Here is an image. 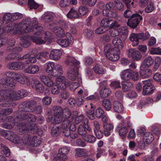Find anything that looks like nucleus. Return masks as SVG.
I'll return each mask as SVG.
<instances>
[{
	"instance_id": "obj_5",
	"label": "nucleus",
	"mask_w": 161,
	"mask_h": 161,
	"mask_svg": "<svg viewBox=\"0 0 161 161\" xmlns=\"http://www.w3.org/2000/svg\"><path fill=\"white\" fill-rule=\"evenodd\" d=\"M22 141L23 144L27 146H37L41 143L40 138H37L36 136H31L28 134L23 136Z\"/></svg>"
},
{
	"instance_id": "obj_13",
	"label": "nucleus",
	"mask_w": 161,
	"mask_h": 161,
	"mask_svg": "<svg viewBox=\"0 0 161 161\" xmlns=\"http://www.w3.org/2000/svg\"><path fill=\"white\" fill-rule=\"evenodd\" d=\"M154 139L153 136L151 132H146L143 136V142L142 143V148H144L146 144L150 143Z\"/></svg>"
},
{
	"instance_id": "obj_18",
	"label": "nucleus",
	"mask_w": 161,
	"mask_h": 161,
	"mask_svg": "<svg viewBox=\"0 0 161 161\" xmlns=\"http://www.w3.org/2000/svg\"><path fill=\"white\" fill-rule=\"evenodd\" d=\"M65 63L66 64L71 66V67H78L80 63L79 61H77L74 57L68 56L65 61Z\"/></svg>"
},
{
	"instance_id": "obj_6",
	"label": "nucleus",
	"mask_w": 161,
	"mask_h": 161,
	"mask_svg": "<svg viewBox=\"0 0 161 161\" xmlns=\"http://www.w3.org/2000/svg\"><path fill=\"white\" fill-rule=\"evenodd\" d=\"M58 23L62 28L58 26L55 27L54 28V32L58 37H62L65 35L64 30L63 28H64L65 30H67L68 29V25L63 20H60Z\"/></svg>"
},
{
	"instance_id": "obj_63",
	"label": "nucleus",
	"mask_w": 161,
	"mask_h": 161,
	"mask_svg": "<svg viewBox=\"0 0 161 161\" xmlns=\"http://www.w3.org/2000/svg\"><path fill=\"white\" fill-rule=\"evenodd\" d=\"M53 110L55 112L54 114H62L63 111V109L61 107L58 106H54L53 107Z\"/></svg>"
},
{
	"instance_id": "obj_50",
	"label": "nucleus",
	"mask_w": 161,
	"mask_h": 161,
	"mask_svg": "<svg viewBox=\"0 0 161 161\" xmlns=\"http://www.w3.org/2000/svg\"><path fill=\"white\" fill-rule=\"evenodd\" d=\"M11 132H13L11 131H7L2 129H0V135L3 136L6 139L9 140V137L11 136L10 134Z\"/></svg>"
},
{
	"instance_id": "obj_64",
	"label": "nucleus",
	"mask_w": 161,
	"mask_h": 161,
	"mask_svg": "<svg viewBox=\"0 0 161 161\" xmlns=\"http://www.w3.org/2000/svg\"><path fill=\"white\" fill-rule=\"evenodd\" d=\"M59 91V88L57 85L54 86L51 89V92L53 95H57Z\"/></svg>"
},
{
	"instance_id": "obj_52",
	"label": "nucleus",
	"mask_w": 161,
	"mask_h": 161,
	"mask_svg": "<svg viewBox=\"0 0 161 161\" xmlns=\"http://www.w3.org/2000/svg\"><path fill=\"white\" fill-rule=\"evenodd\" d=\"M155 9L153 3L150 2L149 5L145 8V10L146 13H149L153 11Z\"/></svg>"
},
{
	"instance_id": "obj_37",
	"label": "nucleus",
	"mask_w": 161,
	"mask_h": 161,
	"mask_svg": "<svg viewBox=\"0 0 161 161\" xmlns=\"http://www.w3.org/2000/svg\"><path fill=\"white\" fill-rule=\"evenodd\" d=\"M58 43L63 47L68 46L71 42L68 39H60L57 41Z\"/></svg>"
},
{
	"instance_id": "obj_8",
	"label": "nucleus",
	"mask_w": 161,
	"mask_h": 161,
	"mask_svg": "<svg viewBox=\"0 0 161 161\" xmlns=\"http://www.w3.org/2000/svg\"><path fill=\"white\" fill-rule=\"evenodd\" d=\"M142 19V17L141 15L137 13L134 14L128 19L127 24L130 27L135 28Z\"/></svg>"
},
{
	"instance_id": "obj_40",
	"label": "nucleus",
	"mask_w": 161,
	"mask_h": 161,
	"mask_svg": "<svg viewBox=\"0 0 161 161\" xmlns=\"http://www.w3.org/2000/svg\"><path fill=\"white\" fill-rule=\"evenodd\" d=\"M46 66L45 70L48 73H52L55 64L53 62H50L46 63L45 64Z\"/></svg>"
},
{
	"instance_id": "obj_3",
	"label": "nucleus",
	"mask_w": 161,
	"mask_h": 161,
	"mask_svg": "<svg viewBox=\"0 0 161 161\" xmlns=\"http://www.w3.org/2000/svg\"><path fill=\"white\" fill-rule=\"evenodd\" d=\"M6 82L5 80L0 81V96L2 100L6 101H16L27 95V92L25 90H21L17 91L9 90V89L11 87L3 85V83H5Z\"/></svg>"
},
{
	"instance_id": "obj_17",
	"label": "nucleus",
	"mask_w": 161,
	"mask_h": 161,
	"mask_svg": "<svg viewBox=\"0 0 161 161\" xmlns=\"http://www.w3.org/2000/svg\"><path fill=\"white\" fill-rule=\"evenodd\" d=\"M56 82L62 90H64L67 87V82L68 81H66L65 78L64 76H59L56 78Z\"/></svg>"
},
{
	"instance_id": "obj_27",
	"label": "nucleus",
	"mask_w": 161,
	"mask_h": 161,
	"mask_svg": "<svg viewBox=\"0 0 161 161\" xmlns=\"http://www.w3.org/2000/svg\"><path fill=\"white\" fill-rule=\"evenodd\" d=\"M112 42L113 44L115 47L114 48L117 49V50H119V51L123 47V43L121 40L118 37L114 38Z\"/></svg>"
},
{
	"instance_id": "obj_14",
	"label": "nucleus",
	"mask_w": 161,
	"mask_h": 161,
	"mask_svg": "<svg viewBox=\"0 0 161 161\" xmlns=\"http://www.w3.org/2000/svg\"><path fill=\"white\" fill-rule=\"evenodd\" d=\"M142 34L139 33H131L129 37V39L133 43V46H135L138 45L139 40L141 39Z\"/></svg>"
},
{
	"instance_id": "obj_56",
	"label": "nucleus",
	"mask_w": 161,
	"mask_h": 161,
	"mask_svg": "<svg viewBox=\"0 0 161 161\" xmlns=\"http://www.w3.org/2000/svg\"><path fill=\"white\" fill-rule=\"evenodd\" d=\"M110 86L113 89L121 87L120 83L119 81L114 80L112 81L110 84Z\"/></svg>"
},
{
	"instance_id": "obj_9",
	"label": "nucleus",
	"mask_w": 161,
	"mask_h": 161,
	"mask_svg": "<svg viewBox=\"0 0 161 161\" xmlns=\"http://www.w3.org/2000/svg\"><path fill=\"white\" fill-rule=\"evenodd\" d=\"M82 122L83 125L81 124L78 126L77 129V132L79 134L83 136L87 133L86 129L87 131H90L91 130V128L89 125L88 119H85L83 120Z\"/></svg>"
},
{
	"instance_id": "obj_54",
	"label": "nucleus",
	"mask_w": 161,
	"mask_h": 161,
	"mask_svg": "<svg viewBox=\"0 0 161 161\" xmlns=\"http://www.w3.org/2000/svg\"><path fill=\"white\" fill-rule=\"evenodd\" d=\"M128 132V128L125 126L119 130V133L120 136L124 137L126 136Z\"/></svg>"
},
{
	"instance_id": "obj_15",
	"label": "nucleus",
	"mask_w": 161,
	"mask_h": 161,
	"mask_svg": "<svg viewBox=\"0 0 161 161\" xmlns=\"http://www.w3.org/2000/svg\"><path fill=\"white\" fill-rule=\"evenodd\" d=\"M14 79H16L18 82L21 84H24L25 83V79L26 80V83L28 85H30V82L28 78L23 74H20L16 73L15 74Z\"/></svg>"
},
{
	"instance_id": "obj_53",
	"label": "nucleus",
	"mask_w": 161,
	"mask_h": 161,
	"mask_svg": "<svg viewBox=\"0 0 161 161\" xmlns=\"http://www.w3.org/2000/svg\"><path fill=\"white\" fill-rule=\"evenodd\" d=\"M149 52L152 54L161 55V48L159 47L157 48L153 47L151 49Z\"/></svg>"
},
{
	"instance_id": "obj_23",
	"label": "nucleus",
	"mask_w": 161,
	"mask_h": 161,
	"mask_svg": "<svg viewBox=\"0 0 161 161\" xmlns=\"http://www.w3.org/2000/svg\"><path fill=\"white\" fill-rule=\"evenodd\" d=\"M39 70V67L36 65H33L28 66L24 70L25 73L30 74H35L37 73Z\"/></svg>"
},
{
	"instance_id": "obj_62",
	"label": "nucleus",
	"mask_w": 161,
	"mask_h": 161,
	"mask_svg": "<svg viewBox=\"0 0 161 161\" xmlns=\"http://www.w3.org/2000/svg\"><path fill=\"white\" fill-rule=\"evenodd\" d=\"M146 132L145 128L142 127H140L138 128L137 131V135L140 136L144 135Z\"/></svg>"
},
{
	"instance_id": "obj_51",
	"label": "nucleus",
	"mask_w": 161,
	"mask_h": 161,
	"mask_svg": "<svg viewBox=\"0 0 161 161\" xmlns=\"http://www.w3.org/2000/svg\"><path fill=\"white\" fill-rule=\"evenodd\" d=\"M31 40L32 41L37 44H42L45 43V41L42 40L39 37L33 36L31 37Z\"/></svg>"
},
{
	"instance_id": "obj_1",
	"label": "nucleus",
	"mask_w": 161,
	"mask_h": 161,
	"mask_svg": "<svg viewBox=\"0 0 161 161\" xmlns=\"http://www.w3.org/2000/svg\"><path fill=\"white\" fill-rule=\"evenodd\" d=\"M37 104L35 101L28 102V107L24 110H19L17 116L18 120L19 121L18 128L21 134L31 132L33 133H37L39 129L35 124H31L30 122H35L36 120L35 116L27 111L33 112L36 109Z\"/></svg>"
},
{
	"instance_id": "obj_46",
	"label": "nucleus",
	"mask_w": 161,
	"mask_h": 161,
	"mask_svg": "<svg viewBox=\"0 0 161 161\" xmlns=\"http://www.w3.org/2000/svg\"><path fill=\"white\" fill-rule=\"evenodd\" d=\"M91 108L92 109L89 110L86 112L87 116L89 119L91 120H93L95 118L94 114V108L92 105V103H91Z\"/></svg>"
},
{
	"instance_id": "obj_28",
	"label": "nucleus",
	"mask_w": 161,
	"mask_h": 161,
	"mask_svg": "<svg viewBox=\"0 0 161 161\" xmlns=\"http://www.w3.org/2000/svg\"><path fill=\"white\" fill-rule=\"evenodd\" d=\"M154 59L150 56L146 58L142 63V66L143 67L148 68L153 64Z\"/></svg>"
},
{
	"instance_id": "obj_59",
	"label": "nucleus",
	"mask_w": 161,
	"mask_h": 161,
	"mask_svg": "<svg viewBox=\"0 0 161 161\" xmlns=\"http://www.w3.org/2000/svg\"><path fill=\"white\" fill-rule=\"evenodd\" d=\"M62 114L63 116L64 115L65 118L66 119L69 118L71 114L70 110L68 108H65L63 109Z\"/></svg>"
},
{
	"instance_id": "obj_12",
	"label": "nucleus",
	"mask_w": 161,
	"mask_h": 161,
	"mask_svg": "<svg viewBox=\"0 0 161 161\" xmlns=\"http://www.w3.org/2000/svg\"><path fill=\"white\" fill-rule=\"evenodd\" d=\"M30 84L32 87L37 92L42 93L44 92V88L42 84L37 80L32 79L31 81Z\"/></svg>"
},
{
	"instance_id": "obj_55",
	"label": "nucleus",
	"mask_w": 161,
	"mask_h": 161,
	"mask_svg": "<svg viewBox=\"0 0 161 161\" xmlns=\"http://www.w3.org/2000/svg\"><path fill=\"white\" fill-rule=\"evenodd\" d=\"M104 112L100 107L97 108L96 110L95 114L97 118H100L104 114Z\"/></svg>"
},
{
	"instance_id": "obj_7",
	"label": "nucleus",
	"mask_w": 161,
	"mask_h": 161,
	"mask_svg": "<svg viewBox=\"0 0 161 161\" xmlns=\"http://www.w3.org/2000/svg\"><path fill=\"white\" fill-rule=\"evenodd\" d=\"M143 82L144 85L143 86V95H145L152 94L155 87L152 84L151 80H147L143 81Z\"/></svg>"
},
{
	"instance_id": "obj_31",
	"label": "nucleus",
	"mask_w": 161,
	"mask_h": 161,
	"mask_svg": "<svg viewBox=\"0 0 161 161\" xmlns=\"http://www.w3.org/2000/svg\"><path fill=\"white\" fill-rule=\"evenodd\" d=\"M68 124V121H63L61 125V128L63 130V133L66 137L69 136L70 134V131L68 128L67 125Z\"/></svg>"
},
{
	"instance_id": "obj_29",
	"label": "nucleus",
	"mask_w": 161,
	"mask_h": 161,
	"mask_svg": "<svg viewBox=\"0 0 161 161\" xmlns=\"http://www.w3.org/2000/svg\"><path fill=\"white\" fill-rule=\"evenodd\" d=\"M114 110L116 112L121 113L124 110V107L123 104L118 101H114L113 103Z\"/></svg>"
},
{
	"instance_id": "obj_21",
	"label": "nucleus",
	"mask_w": 161,
	"mask_h": 161,
	"mask_svg": "<svg viewBox=\"0 0 161 161\" xmlns=\"http://www.w3.org/2000/svg\"><path fill=\"white\" fill-rule=\"evenodd\" d=\"M75 155L78 157H86L88 156V151L83 148H76L75 150Z\"/></svg>"
},
{
	"instance_id": "obj_24",
	"label": "nucleus",
	"mask_w": 161,
	"mask_h": 161,
	"mask_svg": "<svg viewBox=\"0 0 161 161\" xmlns=\"http://www.w3.org/2000/svg\"><path fill=\"white\" fill-rule=\"evenodd\" d=\"M77 81H78V82H69L68 81L67 82V86H69L70 89L71 91H74L80 85L81 83L82 80L81 78L79 77Z\"/></svg>"
},
{
	"instance_id": "obj_58",
	"label": "nucleus",
	"mask_w": 161,
	"mask_h": 161,
	"mask_svg": "<svg viewBox=\"0 0 161 161\" xmlns=\"http://www.w3.org/2000/svg\"><path fill=\"white\" fill-rule=\"evenodd\" d=\"M29 63L28 62L27 60H26L24 63L22 62H18V70L25 69L26 66L27 64Z\"/></svg>"
},
{
	"instance_id": "obj_19",
	"label": "nucleus",
	"mask_w": 161,
	"mask_h": 161,
	"mask_svg": "<svg viewBox=\"0 0 161 161\" xmlns=\"http://www.w3.org/2000/svg\"><path fill=\"white\" fill-rule=\"evenodd\" d=\"M11 137H9V140L11 142L16 144H20L23 146V144L22 140H21L19 136L14 132H11Z\"/></svg>"
},
{
	"instance_id": "obj_11",
	"label": "nucleus",
	"mask_w": 161,
	"mask_h": 161,
	"mask_svg": "<svg viewBox=\"0 0 161 161\" xmlns=\"http://www.w3.org/2000/svg\"><path fill=\"white\" fill-rule=\"evenodd\" d=\"M16 73H13L11 71H7L5 73V75L7 77L9 78V79L8 80L5 79H3L0 80V81L2 80H6L5 83H3V85L13 87L15 86V83L14 82L13 79H14L15 77V74Z\"/></svg>"
},
{
	"instance_id": "obj_41",
	"label": "nucleus",
	"mask_w": 161,
	"mask_h": 161,
	"mask_svg": "<svg viewBox=\"0 0 161 161\" xmlns=\"http://www.w3.org/2000/svg\"><path fill=\"white\" fill-rule=\"evenodd\" d=\"M102 106L107 111H108L111 109L112 107V104L111 102L109 100L105 99L102 101Z\"/></svg>"
},
{
	"instance_id": "obj_39",
	"label": "nucleus",
	"mask_w": 161,
	"mask_h": 161,
	"mask_svg": "<svg viewBox=\"0 0 161 161\" xmlns=\"http://www.w3.org/2000/svg\"><path fill=\"white\" fill-rule=\"evenodd\" d=\"M27 4L28 7L31 9H36L39 6V4L34 0H28Z\"/></svg>"
},
{
	"instance_id": "obj_25",
	"label": "nucleus",
	"mask_w": 161,
	"mask_h": 161,
	"mask_svg": "<svg viewBox=\"0 0 161 161\" xmlns=\"http://www.w3.org/2000/svg\"><path fill=\"white\" fill-rule=\"evenodd\" d=\"M63 118V114H54L51 117V123L53 124H58L62 122Z\"/></svg>"
},
{
	"instance_id": "obj_32",
	"label": "nucleus",
	"mask_w": 161,
	"mask_h": 161,
	"mask_svg": "<svg viewBox=\"0 0 161 161\" xmlns=\"http://www.w3.org/2000/svg\"><path fill=\"white\" fill-rule=\"evenodd\" d=\"M67 17L69 19L74 18H79L80 16L78 14L76 10L74 8H71L67 14Z\"/></svg>"
},
{
	"instance_id": "obj_61",
	"label": "nucleus",
	"mask_w": 161,
	"mask_h": 161,
	"mask_svg": "<svg viewBox=\"0 0 161 161\" xmlns=\"http://www.w3.org/2000/svg\"><path fill=\"white\" fill-rule=\"evenodd\" d=\"M107 31V30L103 26L99 27L95 30V33L97 34H102Z\"/></svg>"
},
{
	"instance_id": "obj_47",
	"label": "nucleus",
	"mask_w": 161,
	"mask_h": 161,
	"mask_svg": "<svg viewBox=\"0 0 161 161\" xmlns=\"http://www.w3.org/2000/svg\"><path fill=\"white\" fill-rule=\"evenodd\" d=\"M70 151V147L64 146L59 148L58 150V153L62 155L67 156V154Z\"/></svg>"
},
{
	"instance_id": "obj_4",
	"label": "nucleus",
	"mask_w": 161,
	"mask_h": 161,
	"mask_svg": "<svg viewBox=\"0 0 161 161\" xmlns=\"http://www.w3.org/2000/svg\"><path fill=\"white\" fill-rule=\"evenodd\" d=\"M104 52L106 58L112 61L118 60L119 58V50L112 48L110 44H107L104 47Z\"/></svg>"
},
{
	"instance_id": "obj_42",
	"label": "nucleus",
	"mask_w": 161,
	"mask_h": 161,
	"mask_svg": "<svg viewBox=\"0 0 161 161\" xmlns=\"http://www.w3.org/2000/svg\"><path fill=\"white\" fill-rule=\"evenodd\" d=\"M67 158V156L62 155L58 153L57 154L54 156L53 161H64Z\"/></svg>"
},
{
	"instance_id": "obj_10",
	"label": "nucleus",
	"mask_w": 161,
	"mask_h": 161,
	"mask_svg": "<svg viewBox=\"0 0 161 161\" xmlns=\"http://www.w3.org/2000/svg\"><path fill=\"white\" fill-rule=\"evenodd\" d=\"M77 68L75 67L69 68L67 71V76L68 78L70 80H74L77 79L78 80L79 78L80 77L78 72Z\"/></svg>"
},
{
	"instance_id": "obj_16",
	"label": "nucleus",
	"mask_w": 161,
	"mask_h": 161,
	"mask_svg": "<svg viewBox=\"0 0 161 161\" xmlns=\"http://www.w3.org/2000/svg\"><path fill=\"white\" fill-rule=\"evenodd\" d=\"M129 55L135 60H139L142 57L140 52L137 50L131 48L129 50Z\"/></svg>"
},
{
	"instance_id": "obj_36",
	"label": "nucleus",
	"mask_w": 161,
	"mask_h": 161,
	"mask_svg": "<svg viewBox=\"0 0 161 161\" xmlns=\"http://www.w3.org/2000/svg\"><path fill=\"white\" fill-rule=\"evenodd\" d=\"M93 69L94 72L97 74H103L106 72L105 69L99 64H96Z\"/></svg>"
},
{
	"instance_id": "obj_20",
	"label": "nucleus",
	"mask_w": 161,
	"mask_h": 161,
	"mask_svg": "<svg viewBox=\"0 0 161 161\" xmlns=\"http://www.w3.org/2000/svg\"><path fill=\"white\" fill-rule=\"evenodd\" d=\"M63 73L62 66L60 64H57L54 66L51 75L54 77H57L60 75H62Z\"/></svg>"
},
{
	"instance_id": "obj_57",
	"label": "nucleus",
	"mask_w": 161,
	"mask_h": 161,
	"mask_svg": "<svg viewBox=\"0 0 161 161\" xmlns=\"http://www.w3.org/2000/svg\"><path fill=\"white\" fill-rule=\"evenodd\" d=\"M63 121H68V124L67 125V127L69 128L70 131H74L76 130V127L75 125L74 124L71 123L70 121L68 119H65Z\"/></svg>"
},
{
	"instance_id": "obj_33",
	"label": "nucleus",
	"mask_w": 161,
	"mask_h": 161,
	"mask_svg": "<svg viewBox=\"0 0 161 161\" xmlns=\"http://www.w3.org/2000/svg\"><path fill=\"white\" fill-rule=\"evenodd\" d=\"M121 84L122 85V90L124 92L130 90L133 87V84L130 82L122 81Z\"/></svg>"
},
{
	"instance_id": "obj_30",
	"label": "nucleus",
	"mask_w": 161,
	"mask_h": 161,
	"mask_svg": "<svg viewBox=\"0 0 161 161\" xmlns=\"http://www.w3.org/2000/svg\"><path fill=\"white\" fill-rule=\"evenodd\" d=\"M42 19L45 22H49L53 19L52 14L50 12H45L42 16Z\"/></svg>"
},
{
	"instance_id": "obj_34",
	"label": "nucleus",
	"mask_w": 161,
	"mask_h": 161,
	"mask_svg": "<svg viewBox=\"0 0 161 161\" xmlns=\"http://www.w3.org/2000/svg\"><path fill=\"white\" fill-rule=\"evenodd\" d=\"M111 92L107 87H104L101 89L100 91V96L102 98L108 97L111 93Z\"/></svg>"
},
{
	"instance_id": "obj_45",
	"label": "nucleus",
	"mask_w": 161,
	"mask_h": 161,
	"mask_svg": "<svg viewBox=\"0 0 161 161\" xmlns=\"http://www.w3.org/2000/svg\"><path fill=\"white\" fill-rule=\"evenodd\" d=\"M1 151L6 157H8L10 154V150L9 148L4 145L1 144L0 145Z\"/></svg>"
},
{
	"instance_id": "obj_48",
	"label": "nucleus",
	"mask_w": 161,
	"mask_h": 161,
	"mask_svg": "<svg viewBox=\"0 0 161 161\" xmlns=\"http://www.w3.org/2000/svg\"><path fill=\"white\" fill-rule=\"evenodd\" d=\"M7 66L9 69L18 70V62L9 63L7 64Z\"/></svg>"
},
{
	"instance_id": "obj_22",
	"label": "nucleus",
	"mask_w": 161,
	"mask_h": 161,
	"mask_svg": "<svg viewBox=\"0 0 161 161\" xmlns=\"http://www.w3.org/2000/svg\"><path fill=\"white\" fill-rule=\"evenodd\" d=\"M131 69H128L122 71L120 73L121 78L124 80H129L131 79Z\"/></svg>"
},
{
	"instance_id": "obj_43",
	"label": "nucleus",
	"mask_w": 161,
	"mask_h": 161,
	"mask_svg": "<svg viewBox=\"0 0 161 161\" xmlns=\"http://www.w3.org/2000/svg\"><path fill=\"white\" fill-rule=\"evenodd\" d=\"M21 45L24 47H27L30 45V42L29 41L28 39L26 36L21 38Z\"/></svg>"
},
{
	"instance_id": "obj_38",
	"label": "nucleus",
	"mask_w": 161,
	"mask_h": 161,
	"mask_svg": "<svg viewBox=\"0 0 161 161\" xmlns=\"http://www.w3.org/2000/svg\"><path fill=\"white\" fill-rule=\"evenodd\" d=\"M152 74V70L149 69L142 70L140 71V75L143 78H146L150 76Z\"/></svg>"
},
{
	"instance_id": "obj_2",
	"label": "nucleus",
	"mask_w": 161,
	"mask_h": 161,
	"mask_svg": "<svg viewBox=\"0 0 161 161\" xmlns=\"http://www.w3.org/2000/svg\"><path fill=\"white\" fill-rule=\"evenodd\" d=\"M37 24L38 21L36 18H34L31 19L29 18H27L18 24L15 23L9 24L5 26L4 29L8 33L22 34L32 31L33 28Z\"/></svg>"
},
{
	"instance_id": "obj_44",
	"label": "nucleus",
	"mask_w": 161,
	"mask_h": 161,
	"mask_svg": "<svg viewBox=\"0 0 161 161\" xmlns=\"http://www.w3.org/2000/svg\"><path fill=\"white\" fill-rule=\"evenodd\" d=\"M111 19L107 18H103L101 22V25L105 27H109Z\"/></svg>"
},
{
	"instance_id": "obj_49",
	"label": "nucleus",
	"mask_w": 161,
	"mask_h": 161,
	"mask_svg": "<svg viewBox=\"0 0 161 161\" xmlns=\"http://www.w3.org/2000/svg\"><path fill=\"white\" fill-rule=\"evenodd\" d=\"M88 11V8L86 6H81L79 7L78 12L80 15L84 16Z\"/></svg>"
},
{
	"instance_id": "obj_35",
	"label": "nucleus",
	"mask_w": 161,
	"mask_h": 161,
	"mask_svg": "<svg viewBox=\"0 0 161 161\" xmlns=\"http://www.w3.org/2000/svg\"><path fill=\"white\" fill-rule=\"evenodd\" d=\"M82 138L85 141L92 144L94 143L96 140L95 137L92 135L87 134L82 136Z\"/></svg>"
},
{
	"instance_id": "obj_60",
	"label": "nucleus",
	"mask_w": 161,
	"mask_h": 161,
	"mask_svg": "<svg viewBox=\"0 0 161 161\" xmlns=\"http://www.w3.org/2000/svg\"><path fill=\"white\" fill-rule=\"evenodd\" d=\"M69 5V0H61L59 2V5L61 7H67Z\"/></svg>"
},
{
	"instance_id": "obj_26",
	"label": "nucleus",
	"mask_w": 161,
	"mask_h": 161,
	"mask_svg": "<svg viewBox=\"0 0 161 161\" xmlns=\"http://www.w3.org/2000/svg\"><path fill=\"white\" fill-rule=\"evenodd\" d=\"M62 54L61 52L58 49H54L51 52L50 55V58L54 60L59 59Z\"/></svg>"
}]
</instances>
